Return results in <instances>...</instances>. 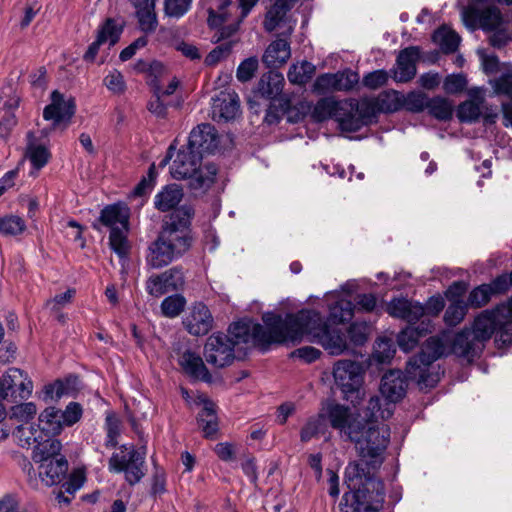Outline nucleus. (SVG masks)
<instances>
[{"instance_id":"nucleus-1","label":"nucleus","mask_w":512,"mask_h":512,"mask_svg":"<svg viewBox=\"0 0 512 512\" xmlns=\"http://www.w3.org/2000/svg\"><path fill=\"white\" fill-rule=\"evenodd\" d=\"M328 419L342 437L355 443L361 461L373 468L382 464L390 442V429L386 424L365 425L359 414L340 404L329 407Z\"/></svg>"},{"instance_id":"nucleus-2","label":"nucleus","mask_w":512,"mask_h":512,"mask_svg":"<svg viewBox=\"0 0 512 512\" xmlns=\"http://www.w3.org/2000/svg\"><path fill=\"white\" fill-rule=\"evenodd\" d=\"M194 210L182 206L165 222L159 236L148 247L146 263L152 269L163 268L184 255L191 246L190 223Z\"/></svg>"},{"instance_id":"nucleus-3","label":"nucleus","mask_w":512,"mask_h":512,"mask_svg":"<svg viewBox=\"0 0 512 512\" xmlns=\"http://www.w3.org/2000/svg\"><path fill=\"white\" fill-rule=\"evenodd\" d=\"M287 324V343H299L308 335L331 355H340L348 349L345 335L340 330L329 329L318 311L302 309L297 313L287 314Z\"/></svg>"},{"instance_id":"nucleus-4","label":"nucleus","mask_w":512,"mask_h":512,"mask_svg":"<svg viewBox=\"0 0 512 512\" xmlns=\"http://www.w3.org/2000/svg\"><path fill=\"white\" fill-rule=\"evenodd\" d=\"M264 325L251 320L235 322L229 327V337L234 346L244 343L265 346L271 343H287L289 328L287 316L282 319L273 313L263 315Z\"/></svg>"},{"instance_id":"nucleus-5","label":"nucleus","mask_w":512,"mask_h":512,"mask_svg":"<svg viewBox=\"0 0 512 512\" xmlns=\"http://www.w3.org/2000/svg\"><path fill=\"white\" fill-rule=\"evenodd\" d=\"M504 326L506 325L497 309L486 310L476 317L472 330L464 329L455 335L452 351L460 357L471 360L481 352L484 342L489 340L494 332L497 333L498 341L501 342Z\"/></svg>"},{"instance_id":"nucleus-6","label":"nucleus","mask_w":512,"mask_h":512,"mask_svg":"<svg viewBox=\"0 0 512 512\" xmlns=\"http://www.w3.org/2000/svg\"><path fill=\"white\" fill-rule=\"evenodd\" d=\"M202 155L188 146L179 149L171 166L170 173L177 180L187 179L189 187L195 191L209 189L215 181L217 167L212 163L201 165Z\"/></svg>"},{"instance_id":"nucleus-7","label":"nucleus","mask_w":512,"mask_h":512,"mask_svg":"<svg viewBox=\"0 0 512 512\" xmlns=\"http://www.w3.org/2000/svg\"><path fill=\"white\" fill-rule=\"evenodd\" d=\"M130 210L124 204H112L101 210L99 221L110 229L109 245L120 257L128 255L130 245L127 239Z\"/></svg>"},{"instance_id":"nucleus-8","label":"nucleus","mask_w":512,"mask_h":512,"mask_svg":"<svg viewBox=\"0 0 512 512\" xmlns=\"http://www.w3.org/2000/svg\"><path fill=\"white\" fill-rule=\"evenodd\" d=\"M445 352L442 339L431 337L421 349V352L409 360L408 373L418 378L421 387H433L438 382V375L428 373V367Z\"/></svg>"},{"instance_id":"nucleus-9","label":"nucleus","mask_w":512,"mask_h":512,"mask_svg":"<svg viewBox=\"0 0 512 512\" xmlns=\"http://www.w3.org/2000/svg\"><path fill=\"white\" fill-rule=\"evenodd\" d=\"M15 437L21 447H33V460L42 461L48 456H56L61 443L56 438H45L39 425L23 423L15 431Z\"/></svg>"},{"instance_id":"nucleus-10","label":"nucleus","mask_w":512,"mask_h":512,"mask_svg":"<svg viewBox=\"0 0 512 512\" xmlns=\"http://www.w3.org/2000/svg\"><path fill=\"white\" fill-rule=\"evenodd\" d=\"M364 370L360 363L352 360H339L334 364L333 377L344 398L356 405L362 399L361 386Z\"/></svg>"},{"instance_id":"nucleus-11","label":"nucleus","mask_w":512,"mask_h":512,"mask_svg":"<svg viewBox=\"0 0 512 512\" xmlns=\"http://www.w3.org/2000/svg\"><path fill=\"white\" fill-rule=\"evenodd\" d=\"M109 470L115 473L124 472L130 485L138 483L145 475V454L137 451L133 445H122L109 459Z\"/></svg>"},{"instance_id":"nucleus-12","label":"nucleus","mask_w":512,"mask_h":512,"mask_svg":"<svg viewBox=\"0 0 512 512\" xmlns=\"http://www.w3.org/2000/svg\"><path fill=\"white\" fill-rule=\"evenodd\" d=\"M344 110L346 111V120L344 121V131L356 132L362 126L371 123L380 110L375 97L362 98L361 100L347 99L343 100Z\"/></svg>"},{"instance_id":"nucleus-13","label":"nucleus","mask_w":512,"mask_h":512,"mask_svg":"<svg viewBox=\"0 0 512 512\" xmlns=\"http://www.w3.org/2000/svg\"><path fill=\"white\" fill-rule=\"evenodd\" d=\"M372 465L366 462H351L345 468V482L349 489H365L376 493L377 502H383L384 486L382 481L376 479L371 473Z\"/></svg>"},{"instance_id":"nucleus-14","label":"nucleus","mask_w":512,"mask_h":512,"mask_svg":"<svg viewBox=\"0 0 512 512\" xmlns=\"http://www.w3.org/2000/svg\"><path fill=\"white\" fill-rule=\"evenodd\" d=\"M234 342L223 333H214L207 338L204 346V357L208 364L215 368L231 365L235 359Z\"/></svg>"},{"instance_id":"nucleus-15","label":"nucleus","mask_w":512,"mask_h":512,"mask_svg":"<svg viewBox=\"0 0 512 512\" xmlns=\"http://www.w3.org/2000/svg\"><path fill=\"white\" fill-rule=\"evenodd\" d=\"M184 282L182 267L175 266L162 273L149 276L145 283V289L150 296L159 298L164 294L181 289Z\"/></svg>"},{"instance_id":"nucleus-16","label":"nucleus","mask_w":512,"mask_h":512,"mask_svg":"<svg viewBox=\"0 0 512 512\" xmlns=\"http://www.w3.org/2000/svg\"><path fill=\"white\" fill-rule=\"evenodd\" d=\"M76 104L73 98H66L59 91L51 93V103L43 111L45 120L52 121L54 127L66 128L75 114Z\"/></svg>"},{"instance_id":"nucleus-17","label":"nucleus","mask_w":512,"mask_h":512,"mask_svg":"<svg viewBox=\"0 0 512 512\" xmlns=\"http://www.w3.org/2000/svg\"><path fill=\"white\" fill-rule=\"evenodd\" d=\"M258 0H239V6H232V3L227 6L224 11L228 13L226 21L216 27L218 31L213 38L218 42L230 38L239 29L240 23L249 14L251 9L255 6Z\"/></svg>"},{"instance_id":"nucleus-18","label":"nucleus","mask_w":512,"mask_h":512,"mask_svg":"<svg viewBox=\"0 0 512 512\" xmlns=\"http://www.w3.org/2000/svg\"><path fill=\"white\" fill-rule=\"evenodd\" d=\"M375 492H368L365 489H349L343 495L340 504V512H367L376 511L382 502H377Z\"/></svg>"},{"instance_id":"nucleus-19","label":"nucleus","mask_w":512,"mask_h":512,"mask_svg":"<svg viewBox=\"0 0 512 512\" xmlns=\"http://www.w3.org/2000/svg\"><path fill=\"white\" fill-rule=\"evenodd\" d=\"M213 316L202 302L194 303L183 319L186 330L194 336L207 334L213 327Z\"/></svg>"},{"instance_id":"nucleus-20","label":"nucleus","mask_w":512,"mask_h":512,"mask_svg":"<svg viewBox=\"0 0 512 512\" xmlns=\"http://www.w3.org/2000/svg\"><path fill=\"white\" fill-rule=\"evenodd\" d=\"M219 145L217 131L211 124L203 123L194 128L189 135L187 146L199 151L200 155L214 152Z\"/></svg>"},{"instance_id":"nucleus-21","label":"nucleus","mask_w":512,"mask_h":512,"mask_svg":"<svg viewBox=\"0 0 512 512\" xmlns=\"http://www.w3.org/2000/svg\"><path fill=\"white\" fill-rule=\"evenodd\" d=\"M19 105V97L11 86L7 87L0 94V137L9 135L17 120L15 110Z\"/></svg>"},{"instance_id":"nucleus-22","label":"nucleus","mask_w":512,"mask_h":512,"mask_svg":"<svg viewBox=\"0 0 512 512\" xmlns=\"http://www.w3.org/2000/svg\"><path fill=\"white\" fill-rule=\"evenodd\" d=\"M388 312L391 316L403 319L409 324H416L420 320L422 324H429L424 307L407 299L392 300L388 305Z\"/></svg>"},{"instance_id":"nucleus-23","label":"nucleus","mask_w":512,"mask_h":512,"mask_svg":"<svg viewBox=\"0 0 512 512\" xmlns=\"http://www.w3.org/2000/svg\"><path fill=\"white\" fill-rule=\"evenodd\" d=\"M406 388V378L399 370H391L381 379L380 392L390 403L400 401L406 394Z\"/></svg>"},{"instance_id":"nucleus-24","label":"nucleus","mask_w":512,"mask_h":512,"mask_svg":"<svg viewBox=\"0 0 512 512\" xmlns=\"http://www.w3.org/2000/svg\"><path fill=\"white\" fill-rule=\"evenodd\" d=\"M420 57L418 47H408L402 50L396 61V67L393 70V78L396 82H408L416 75V62Z\"/></svg>"},{"instance_id":"nucleus-25","label":"nucleus","mask_w":512,"mask_h":512,"mask_svg":"<svg viewBox=\"0 0 512 512\" xmlns=\"http://www.w3.org/2000/svg\"><path fill=\"white\" fill-rule=\"evenodd\" d=\"M239 97L235 92L221 91L212 98V114L215 119L229 121L239 113Z\"/></svg>"},{"instance_id":"nucleus-26","label":"nucleus","mask_w":512,"mask_h":512,"mask_svg":"<svg viewBox=\"0 0 512 512\" xmlns=\"http://www.w3.org/2000/svg\"><path fill=\"white\" fill-rule=\"evenodd\" d=\"M4 386L7 395H17L21 399L28 398L33 391V382L22 370L10 368L4 375Z\"/></svg>"},{"instance_id":"nucleus-27","label":"nucleus","mask_w":512,"mask_h":512,"mask_svg":"<svg viewBox=\"0 0 512 512\" xmlns=\"http://www.w3.org/2000/svg\"><path fill=\"white\" fill-rule=\"evenodd\" d=\"M39 476L46 486H53L61 481L68 469V463L64 458L48 456L39 461Z\"/></svg>"},{"instance_id":"nucleus-28","label":"nucleus","mask_w":512,"mask_h":512,"mask_svg":"<svg viewBox=\"0 0 512 512\" xmlns=\"http://www.w3.org/2000/svg\"><path fill=\"white\" fill-rule=\"evenodd\" d=\"M46 136L47 134H44V132H41L40 136H38L37 132L34 131L27 134L25 156L30 160L32 166L37 170L44 167L50 158V153L47 147L41 141V138Z\"/></svg>"},{"instance_id":"nucleus-29","label":"nucleus","mask_w":512,"mask_h":512,"mask_svg":"<svg viewBox=\"0 0 512 512\" xmlns=\"http://www.w3.org/2000/svg\"><path fill=\"white\" fill-rule=\"evenodd\" d=\"M346 114L343 101H336L332 98H323L319 100L313 110V116L317 121L334 118L339 123L342 130H344Z\"/></svg>"},{"instance_id":"nucleus-30","label":"nucleus","mask_w":512,"mask_h":512,"mask_svg":"<svg viewBox=\"0 0 512 512\" xmlns=\"http://www.w3.org/2000/svg\"><path fill=\"white\" fill-rule=\"evenodd\" d=\"M471 100L461 103L457 109V117L461 122L472 123L478 120L484 103L483 89L472 88L468 92Z\"/></svg>"},{"instance_id":"nucleus-31","label":"nucleus","mask_w":512,"mask_h":512,"mask_svg":"<svg viewBox=\"0 0 512 512\" xmlns=\"http://www.w3.org/2000/svg\"><path fill=\"white\" fill-rule=\"evenodd\" d=\"M119 38V31L113 20L108 19L98 32L96 40L91 43L84 55L86 61H94L101 45L113 46Z\"/></svg>"},{"instance_id":"nucleus-32","label":"nucleus","mask_w":512,"mask_h":512,"mask_svg":"<svg viewBox=\"0 0 512 512\" xmlns=\"http://www.w3.org/2000/svg\"><path fill=\"white\" fill-rule=\"evenodd\" d=\"M38 425L45 438H55L64 427L59 416V409L55 407L44 409L38 417Z\"/></svg>"},{"instance_id":"nucleus-33","label":"nucleus","mask_w":512,"mask_h":512,"mask_svg":"<svg viewBox=\"0 0 512 512\" xmlns=\"http://www.w3.org/2000/svg\"><path fill=\"white\" fill-rule=\"evenodd\" d=\"M494 92L497 95H505L509 102H503L501 109L504 118V125L512 126V75L504 74L493 83Z\"/></svg>"},{"instance_id":"nucleus-34","label":"nucleus","mask_w":512,"mask_h":512,"mask_svg":"<svg viewBox=\"0 0 512 512\" xmlns=\"http://www.w3.org/2000/svg\"><path fill=\"white\" fill-rule=\"evenodd\" d=\"M284 77L276 71H269L263 74L258 82V93L267 99H275L283 90Z\"/></svg>"},{"instance_id":"nucleus-35","label":"nucleus","mask_w":512,"mask_h":512,"mask_svg":"<svg viewBox=\"0 0 512 512\" xmlns=\"http://www.w3.org/2000/svg\"><path fill=\"white\" fill-rule=\"evenodd\" d=\"M290 46L286 40L278 39L272 42L262 57L263 63L268 67L283 65L290 57Z\"/></svg>"},{"instance_id":"nucleus-36","label":"nucleus","mask_w":512,"mask_h":512,"mask_svg":"<svg viewBox=\"0 0 512 512\" xmlns=\"http://www.w3.org/2000/svg\"><path fill=\"white\" fill-rule=\"evenodd\" d=\"M180 364L185 372L195 379L210 381L211 375L208 369L202 358L195 353L185 352L181 357Z\"/></svg>"},{"instance_id":"nucleus-37","label":"nucleus","mask_w":512,"mask_h":512,"mask_svg":"<svg viewBox=\"0 0 512 512\" xmlns=\"http://www.w3.org/2000/svg\"><path fill=\"white\" fill-rule=\"evenodd\" d=\"M393 414L391 403L381 404V400L377 396H373L369 399L365 410V416L367 419L362 420L365 425H377L378 419L386 420Z\"/></svg>"},{"instance_id":"nucleus-38","label":"nucleus","mask_w":512,"mask_h":512,"mask_svg":"<svg viewBox=\"0 0 512 512\" xmlns=\"http://www.w3.org/2000/svg\"><path fill=\"white\" fill-rule=\"evenodd\" d=\"M183 197L182 189L176 185H168L155 196V207L160 211H169L176 207Z\"/></svg>"},{"instance_id":"nucleus-39","label":"nucleus","mask_w":512,"mask_h":512,"mask_svg":"<svg viewBox=\"0 0 512 512\" xmlns=\"http://www.w3.org/2000/svg\"><path fill=\"white\" fill-rule=\"evenodd\" d=\"M375 99L381 113H394L403 109L404 94L396 90L383 91Z\"/></svg>"},{"instance_id":"nucleus-40","label":"nucleus","mask_w":512,"mask_h":512,"mask_svg":"<svg viewBox=\"0 0 512 512\" xmlns=\"http://www.w3.org/2000/svg\"><path fill=\"white\" fill-rule=\"evenodd\" d=\"M230 4V0H206L209 27L216 28L226 21L228 13L224 9Z\"/></svg>"},{"instance_id":"nucleus-41","label":"nucleus","mask_w":512,"mask_h":512,"mask_svg":"<svg viewBox=\"0 0 512 512\" xmlns=\"http://www.w3.org/2000/svg\"><path fill=\"white\" fill-rule=\"evenodd\" d=\"M327 430L325 417L322 414L312 416L307 419L300 431L302 442H309L313 438L322 435Z\"/></svg>"},{"instance_id":"nucleus-42","label":"nucleus","mask_w":512,"mask_h":512,"mask_svg":"<svg viewBox=\"0 0 512 512\" xmlns=\"http://www.w3.org/2000/svg\"><path fill=\"white\" fill-rule=\"evenodd\" d=\"M354 305L348 299H337L329 306V319L333 323H344L353 317Z\"/></svg>"},{"instance_id":"nucleus-43","label":"nucleus","mask_w":512,"mask_h":512,"mask_svg":"<svg viewBox=\"0 0 512 512\" xmlns=\"http://www.w3.org/2000/svg\"><path fill=\"white\" fill-rule=\"evenodd\" d=\"M433 41L440 46L444 53H453L459 46L460 37L456 32L443 26L434 32Z\"/></svg>"},{"instance_id":"nucleus-44","label":"nucleus","mask_w":512,"mask_h":512,"mask_svg":"<svg viewBox=\"0 0 512 512\" xmlns=\"http://www.w3.org/2000/svg\"><path fill=\"white\" fill-rule=\"evenodd\" d=\"M198 421L205 437L212 438L215 436L218 423L213 403L205 402L203 410L199 413Z\"/></svg>"},{"instance_id":"nucleus-45","label":"nucleus","mask_w":512,"mask_h":512,"mask_svg":"<svg viewBox=\"0 0 512 512\" xmlns=\"http://www.w3.org/2000/svg\"><path fill=\"white\" fill-rule=\"evenodd\" d=\"M314 73L315 66L308 61H303L292 65L288 71L287 77L291 83L303 85L312 79Z\"/></svg>"},{"instance_id":"nucleus-46","label":"nucleus","mask_w":512,"mask_h":512,"mask_svg":"<svg viewBox=\"0 0 512 512\" xmlns=\"http://www.w3.org/2000/svg\"><path fill=\"white\" fill-rule=\"evenodd\" d=\"M429 113L438 120H448L452 116V104L443 97H434L428 101Z\"/></svg>"},{"instance_id":"nucleus-47","label":"nucleus","mask_w":512,"mask_h":512,"mask_svg":"<svg viewBox=\"0 0 512 512\" xmlns=\"http://www.w3.org/2000/svg\"><path fill=\"white\" fill-rule=\"evenodd\" d=\"M121 421L115 413L109 412L105 418V431L106 440L105 446L107 448H114L118 444L117 438L120 435Z\"/></svg>"},{"instance_id":"nucleus-48","label":"nucleus","mask_w":512,"mask_h":512,"mask_svg":"<svg viewBox=\"0 0 512 512\" xmlns=\"http://www.w3.org/2000/svg\"><path fill=\"white\" fill-rule=\"evenodd\" d=\"M290 8V5L281 4V2H274L273 6L266 14L264 28L268 32L275 30Z\"/></svg>"},{"instance_id":"nucleus-49","label":"nucleus","mask_w":512,"mask_h":512,"mask_svg":"<svg viewBox=\"0 0 512 512\" xmlns=\"http://www.w3.org/2000/svg\"><path fill=\"white\" fill-rule=\"evenodd\" d=\"M25 229V221L19 216L8 215L0 218V233L3 235L16 236Z\"/></svg>"},{"instance_id":"nucleus-50","label":"nucleus","mask_w":512,"mask_h":512,"mask_svg":"<svg viewBox=\"0 0 512 512\" xmlns=\"http://www.w3.org/2000/svg\"><path fill=\"white\" fill-rule=\"evenodd\" d=\"M496 309L506 325L501 334V342L504 345H509L512 343V298L507 304L500 305Z\"/></svg>"},{"instance_id":"nucleus-51","label":"nucleus","mask_w":512,"mask_h":512,"mask_svg":"<svg viewBox=\"0 0 512 512\" xmlns=\"http://www.w3.org/2000/svg\"><path fill=\"white\" fill-rule=\"evenodd\" d=\"M336 91H350L359 82V75L352 70H344L333 73Z\"/></svg>"},{"instance_id":"nucleus-52","label":"nucleus","mask_w":512,"mask_h":512,"mask_svg":"<svg viewBox=\"0 0 512 512\" xmlns=\"http://www.w3.org/2000/svg\"><path fill=\"white\" fill-rule=\"evenodd\" d=\"M135 9L141 29L144 32H153L157 25L154 3L147 6H140Z\"/></svg>"},{"instance_id":"nucleus-53","label":"nucleus","mask_w":512,"mask_h":512,"mask_svg":"<svg viewBox=\"0 0 512 512\" xmlns=\"http://www.w3.org/2000/svg\"><path fill=\"white\" fill-rule=\"evenodd\" d=\"M186 305V300L182 295L176 294L166 297L161 303L162 313L169 318L177 317Z\"/></svg>"},{"instance_id":"nucleus-54","label":"nucleus","mask_w":512,"mask_h":512,"mask_svg":"<svg viewBox=\"0 0 512 512\" xmlns=\"http://www.w3.org/2000/svg\"><path fill=\"white\" fill-rule=\"evenodd\" d=\"M427 331H428L427 328L422 329V330H419V327L406 328L398 336L399 347L405 352L412 350L417 345L419 337L421 336L422 332H427Z\"/></svg>"},{"instance_id":"nucleus-55","label":"nucleus","mask_w":512,"mask_h":512,"mask_svg":"<svg viewBox=\"0 0 512 512\" xmlns=\"http://www.w3.org/2000/svg\"><path fill=\"white\" fill-rule=\"evenodd\" d=\"M466 305L463 301L454 299L445 311L444 320L448 326H456L466 314Z\"/></svg>"},{"instance_id":"nucleus-56","label":"nucleus","mask_w":512,"mask_h":512,"mask_svg":"<svg viewBox=\"0 0 512 512\" xmlns=\"http://www.w3.org/2000/svg\"><path fill=\"white\" fill-rule=\"evenodd\" d=\"M428 97L422 92L412 91L404 95L403 108L410 112H421L427 108Z\"/></svg>"},{"instance_id":"nucleus-57","label":"nucleus","mask_w":512,"mask_h":512,"mask_svg":"<svg viewBox=\"0 0 512 512\" xmlns=\"http://www.w3.org/2000/svg\"><path fill=\"white\" fill-rule=\"evenodd\" d=\"M480 25L484 30H495L502 23L500 10L496 7L483 9L479 15Z\"/></svg>"},{"instance_id":"nucleus-58","label":"nucleus","mask_w":512,"mask_h":512,"mask_svg":"<svg viewBox=\"0 0 512 512\" xmlns=\"http://www.w3.org/2000/svg\"><path fill=\"white\" fill-rule=\"evenodd\" d=\"M394 343L391 339H379L374 347V357L378 362L385 363L395 354Z\"/></svg>"},{"instance_id":"nucleus-59","label":"nucleus","mask_w":512,"mask_h":512,"mask_svg":"<svg viewBox=\"0 0 512 512\" xmlns=\"http://www.w3.org/2000/svg\"><path fill=\"white\" fill-rule=\"evenodd\" d=\"M82 414L83 409L77 402H70L64 411L59 410V416L64 426L74 425L81 419Z\"/></svg>"},{"instance_id":"nucleus-60","label":"nucleus","mask_w":512,"mask_h":512,"mask_svg":"<svg viewBox=\"0 0 512 512\" xmlns=\"http://www.w3.org/2000/svg\"><path fill=\"white\" fill-rule=\"evenodd\" d=\"M257 69L258 59L256 57H249L239 64L236 77L240 82H247L253 78Z\"/></svg>"},{"instance_id":"nucleus-61","label":"nucleus","mask_w":512,"mask_h":512,"mask_svg":"<svg viewBox=\"0 0 512 512\" xmlns=\"http://www.w3.org/2000/svg\"><path fill=\"white\" fill-rule=\"evenodd\" d=\"M37 413V407L33 402H26L12 408V417L18 421L28 423Z\"/></svg>"},{"instance_id":"nucleus-62","label":"nucleus","mask_w":512,"mask_h":512,"mask_svg":"<svg viewBox=\"0 0 512 512\" xmlns=\"http://www.w3.org/2000/svg\"><path fill=\"white\" fill-rule=\"evenodd\" d=\"M75 293V289H68L66 292L56 295L46 302V308L49 309L51 313L59 312L63 307L71 303Z\"/></svg>"},{"instance_id":"nucleus-63","label":"nucleus","mask_w":512,"mask_h":512,"mask_svg":"<svg viewBox=\"0 0 512 512\" xmlns=\"http://www.w3.org/2000/svg\"><path fill=\"white\" fill-rule=\"evenodd\" d=\"M389 79V74L385 70H375L363 77V85L369 89H377L384 86Z\"/></svg>"},{"instance_id":"nucleus-64","label":"nucleus","mask_w":512,"mask_h":512,"mask_svg":"<svg viewBox=\"0 0 512 512\" xmlns=\"http://www.w3.org/2000/svg\"><path fill=\"white\" fill-rule=\"evenodd\" d=\"M467 85V80L462 74H452L445 78L443 89L449 94L462 92Z\"/></svg>"}]
</instances>
